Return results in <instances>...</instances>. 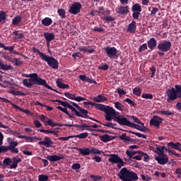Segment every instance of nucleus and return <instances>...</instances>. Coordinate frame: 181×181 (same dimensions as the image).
I'll return each mask as SVG.
<instances>
[{
	"label": "nucleus",
	"instance_id": "f257e3e1",
	"mask_svg": "<svg viewBox=\"0 0 181 181\" xmlns=\"http://www.w3.org/2000/svg\"><path fill=\"white\" fill-rule=\"evenodd\" d=\"M24 77H30V78L24 79L23 85L25 87L30 88L33 86V84H36L37 86H44L46 88L52 89V86H49L45 79L39 77L37 74H30L29 75L24 74Z\"/></svg>",
	"mask_w": 181,
	"mask_h": 181
},
{
	"label": "nucleus",
	"instance_id": "f03ea898",
	"mask_svg": "<svg viewBox=\"0 0 181 181\" xmlns=\"http://www.w3.org/2000/svg\"><path fill=\"white\" fill-rule=\"evenodd\" d=\"M105 118L106 121H115L119 124V125H124V123L125 122V119H127V117H124V115H122L119 112L115 110L114 107H108L106 112H105Z\"/></svg>",
	"mask_w": 181,
	"mask_h": 181
},
{
	"label": "nucleus",
	"instance_id": "7ed1b4c3",
	"mask_svg": "<svg viewBox=\"0 0 181 181\" xmlns=\"http://www.w3.org/2000/svg\"><path fill=\"white\" fill-rule=\"evenodd\" d=\"M118 177L122 181H136L139 179L138 174L131 170H128L127 168H123L120 170Z\"/></svg>",
	"mask_w": 181,
	"mask_h": 181
},
{
	"label": "nucleus",
	"instance_id": "20e7f679",
	"mask_svg": "<svg viewBox=\"0 0 181 181\" xmlns=\"http://www.w3.org/2000/svg\"><path fill=\"white\" fill-rule=\"evenodd\" d=\"M166 93L168 103H172V101H175V100H177V98H181V86L175 85V88H171L167 89Z\"/></svg>",
	"mask_w": 181,
	"mask_h": 181
},
{
	"label": "nucleus",
	"instance_id": "39448f33",
	"mask_svg": "<svg viewBox=\"0 0 181 181\" xmlns=\"http://www.w3.org/2000/svg\"><path fill=\"white\" fill-rule=\"evenodd\" d=\"M7 142H8V146H2L4 152H8V151H10L12 153H18L19 152V150L16 148L18 141H15V139L11 137H8Z\"/></svg>",
	"mask_w": 181,
	"mask_h": 181
},
{
	"label": "nucleus",
	"instance_id": "423d86ee",
	"mask_svg": "<svg viewBox=\"0 0 181 181\" xmlns=\"http://www.w3.org/2000/svg\"><path fill=\"white\" fill-rule=\"evenodd\" d=\"M107 156L109 157L108 162H110V163L113 164L117 163V168H119V169H121L122 166L125 165L122 158H119L118 155L109 154Z\"/></svg>",
	"mask_w": 181,
	"mask_h": 181
},
{
	"label": "nucleus",
	"instance_id": "0eeeda50",
	"mask_svg": "<svg viewBox=\"0 0 181 181\" xmlns=\"http://www.w3.org/2000/svg\"><path fill=\"white\" fill-rule=\"evenodd\" d=\"M105 52L109 59H114L115 60L118 59V50L117 48L114 47H106Z\"/></svg>",
	"mask_w": 181,
	"mask_h": 181
},
{
	"label": "nucleus",
	"instance_id": "6e6552de",
	"mask_svg": "<svg viewBox=\"0 0 181 181\" xmlns=\"http://www.w3.org/2000/svg\"><path fill=\"white\" fill-rule=\"evenodd\" d=\"M42 59L44 60V62H46V63H47L49 67L55 69L56 70L59 69V62H57V60L54 59V57H49L45 54Z\"/></svg>",
	"mask_w": 181,
	"mask_h": 181
},
{
	"label": "nucleus",
	"instance_id": "1a4fd4ad",
	"mask_svg": "<svg viewBox=\"0 0 181 181\" xmlns=\"http://www.w3.org/2000/svg\"><path fill=\"white\" fill-rule=\"evenodd\" d=\"M157 47L160 52L166 53V52H169L170 50V48L172 47V42L170 41L163 40L158 43Z\"/></svg>",
	"mask_w": 181,
	"mask_h": 181
},
{
	"label": "nucleus",
	"instance_id": "9d476101",
	"mask_svg": "<svg viewBox=\"0 0 181 181\" xmlns=\"http://www.w3.org/2000/svg\"><path fill=\"white\" fill-rule=\"evenodd\" d=\"M123 126L129 127V128H134L135 129H137L138 131H141V132H144V131H145L146 129V127H145V125L141 127L136 124L129 122V120L127 118L124 120V123H123Z\"/></svg>",
	"mask_w": 181,
	"mask_h": 181
},
{
	"label": "nucleus",
	"instance_id": "9b49d317",
	"mask_svg": "<svg viewBox=\"0 0 181 181\" xmlns=\"http://www.w3.org/2000/svg\"><path fill=\"white\" fill-rule=\"evenodd\" d=\"M80 9H81V4L76 2L71 6L69 12L73 15H77V13H80Z\"/></svg>",
	"mask_w": 181,
	"mask_h": 181
},
{
	"label": "nucleus",
	"instance_id": "f8f14e48",
	"mask_svg": "<svg viewBox=\"0 0 181 181\" xmlns=\"http://www.w3.org/2000/svg\"><path fill=\"white\" fill-rule=\"evenodd\" d=\"M156 160H157L159 165H166L169 162V158L166 156V154H162L158 156L155 157Z\"/></svg>",
	"mask_w": 181,
	"mask_h": 181
},
{
	"label": "nucleus",
	"instance_id": "ddd939ff",
	"mask_svg": "<svg viewBox=\"0 0 181 181\" xmlns=\"http://www.w3.org/2000/svg\"><path fill=\"white\" fill-rule=\"evenodd\" d=\"M162 121L163 119L158 116H154L151 120H150V124L153 125V127H159L160 126V124H162Z\"/></svg>",
	"mask_w": 181,
	"mask_h": 181
},
{
	"label": "nucleus",
	"instance_id": "4468645a",
	"mask_svg": "<svg viewBox=\"0 0 181 181\" xmlns=\"http://www.w3.org/2000/svg\"><path fill=\"white\" fill-rule=\"evenodd\" d=\"M47 159L49 160V162H57L58 160H62V159H64V156H63V154H59L58 156H47Z\"/></svg>",
	"mask_w": 181,
	"mask_h": 181
},
{
	"label": "nucleus",
	"instance_id": "2eb2a0df",
	"mask_svg": "<svg viewBox=\"0 0 181 181\" xmlns=\"http://www.w3.org/2000/svg\"><path fill=\"white\" fill-rule=\"evenodd\" d=\"M44 37L47 42V46H50V42L54 40V33L49 32L45 33Z\"/></svg>",
	"mask_w": 181,
	"mask_h": 181
},
{
	"label": "nucleus",
	"instance_id": "dca6fc26",
	"mask_svg": "<svg viewBox=\"0 0 181 181\" xmlns=\"http://www.w3.org/2000/svg\"><path fill=\"white\" fill-rule=\"evenodd\" d=\"M38 144L46 146V148H50L53 145V141L49 137H45L44 141H40Z\"/></svg>",
	"mask_w": 181,
	"mask_h": 181
},
{
	"label": "nucleus",
	"instance_id": "f3484780",
	"mask_svg": "<svg viewBox=\"0 0 181 181\" xmlns=\"http://www.w3.org/2000/svg\"><path fill=\"white\" fill-rule=\"evenodd\" d=\"M117 13H120V15H127L129 12L128 6H122L117 8Z\"/></svg>",
	"mask_w": 181,
	"mask_h": 181
},
{
	"label": "nucleus",
	"instance_id": "a211bd4d",
	"mask_svg": "<svg viewBox=\"0 0 181 181\" xmlns=\"http://www.w3.org/2000/svg\"><path fill=\"white\" fill-rule=\"evenodd\" d=\"M136 30V22L132 21L127 27L129 33H135Z\"/></svg>",
	"mask_w": 181,
	"mask_h": 181
},
{
	"label": "nucleus",
	"instance_id": "6ab92c4d",
	"mask_svg": "<svg viewBox=\"0 0 181 181\" xmlns=\"http://www.w3.org/2000/svg\"><path fill=\"white\" fill-rule=\"evenodd\" d=\"M147 44H148V47H149L151 50H153V49L156 47V45H158V42L156 41V40H155V38H151L147 42Z\"/></svg>",
	"mask_w": 181,
	"mask_h": 181
},
{
	"label": "nucleus",
	"instance_id": "aec40b11",
	"mask_svg": "<svg viewBox=\"0 0 181 181\" xmlns=\"http://www.w3.org/2000/svg\"><path fill=\"white\" fill-rule=\"evenodd\" d=\"M79 78L82 81H86V83H90V84H97L95 81L87 77L86 75H80Z\"/></svg>",
	"mask_w": 181,
	"mask_h": 181
},
{
	"label": "nucleus",
	"instance_id": "412c9836",
	"mask_svg": "<svg viewBox=\"0 0 181 181\" xmlns=\"http://www.w3.org/2000/svg\"><path fill=\"white\" fill-rule=\"evenodd\" d=\"M77 151L80 152L81 155H83V156H87L91 153L90 147L85 148H77Z\"/></svg>",
	"mask_w": 181,
	"mask_h": 181
},
{
	"label": "nucleus",
	"instance_id": "4be33fe9",
	"mask_svg": "<svg viewBox=\"0 0 181 181\" xmlns=\"http://www.w3.org/2000/svg\"><path fill=\"white\" fill-rule=\"evenodd\" d=\"M0 47H2L3 49H4V50H8V52H10V53L13 54H16V52L13 51V49H15V46L8 47V46H5L4 43L1 42Z\"/></svg>",
	"mask_w": 181,
	"mask_h": 181
},
{
	"label": "nucleus",
	"instance_id": "5701e85b",
	"mask_svg": "<svg viewBox=\"0 0 181 181\" xmlns=\"http://www.w3.org/2000/svg\"><path fill=\"white\" fill-rule=\"evenodd\" d=\"M26 142H36V141H42V138L36 136H23Z\"/></svg>",
	"mask_w": 181,
	"mask_h": 181
},
{
	"label": "nucleus",
	"instance_id": "b1692460",
	"mask_svg": "<svg viewBox=\"0 0 181 181\" xmlns=\"http://www.w3.org/2000/svg\"><path fill=\"white\" fill-rule=\"evenodd\" d=\"M41 23L43 26H50L53 23V20L49 17H46L42 20Z\"/></svg>",
	"mask_w": 181,
	"mask_h": 181
},
{
	"label": "nucleus",
	"instance_id": "393cba45",
	"mask_svg": "<svg viewBox=\"0 0 181 181\" xmlns=\"http://www.w3.org/2000/svg\"><path fill=\"white\" fill-rule=\"evenodd\" d=\"M8 15H6V13L4 11H0V24L4 25L5 22L6 21V18Z\"/></svg>",
	"mask_w": 181,
	"mask_h": 181
},
{
	"label": "nucleus",
	"instance_id": "a878e982",
	"mask_svg": "<svg viewBox=\"0 0 181 181\" xmlns=\"http://www.w3.org/2000/svg\"><path fill=\"white\" fill-rule=\"evenodd\" d=\"M78 110L79 112H77L76 117H82L83 118L87 117V114H88V112L86 110L82 109L81 107Z\"/></svg>",
	"mask_w": 181,
	"mask_h": 181
},
{
	"label": "nucleus",
	"instance_id": "bb28decb",
	"mask_svg": "<svg viewBox=\"0 0 181 181\" xmlns=\"http://www.w3.org/2000/svg\"><path fill=\"white\" fill-rule=\"evenodd\" d=\"M93 100L95 103H104V101H107V98L103 95H98L97 97H94Z\"/></svg>",
	"mask_w": 181,
	"mask_h": 181
},
{
	"label": "nucleus",
	"instance_id": "cd10ccee",
	"mask_svg": "<svg viewBox=\"0 0 181 181\" xmlns=\"http://www.w3.org/2000/svg\"><path fill=\"white\" fill-rule=\"evenodd\" d=\"M110 106H107L105 105H102V104H97L95 105V107L97 108L98 110H100V111H103V112H106L107 110H108V107Z\"/></svg>",
	"mask_w": 181,
	"mask_h": 181
},
{
	"label": "nucleus",
	"instance_id": "c85d7f7f",
	"mask_svg": "<svg viewBox=\"0 0 181 181\" xmlns=\"http://www.w3.org/2000/svg\"><path fill=\"white\" fill-rule=\"evenodd\" d=\"M119 139L123 141V142H125V144H128V142H132V139H131V137L127 136V134H123L119 136Z\"/></svg>",
	"mask_w": 181,
	"mask_h": 181
},
{
	"label": "nucleus",
	"instance_id": "c756f323",
	"mask_svg": "<svg viewBox=\"0 0 181 181\" xmlns=\"http://www.w3.org/2000/svg\"><path fill=\"white\" fill-rule=\"evenodd\" d=\"M114 105L115 107L116 110H118V111H124L125 110V106H124L122 103L119 102H115Z\"/></svg>",
	"mask_w": 181,
	"mask_h": 181
},
{
	"label": "nucleus",
	"instance_id": "7c9ffc66",
	"mask_svg": "<svg viewBox=\"0 0 181 181\" xmlns=\"http://www.w3.org/2000/svg\"><path fill=\"white\" fill-rule=\"evenodd\" d=\"M57 86L59 87V88H69V85L63 83L60 79H57L56 81Z\"/></svg>",
	"mask_w": 181,
	"mask_h": 181
},
{
	"label": "nucleus",
	"instance_id": "2f4dec72",
	"mask_svg": "<svg viewBox=\"0 0 181 181\" xmlns=\"http://www.w3.org/2000/svg\"><path fill=\"white\" fill-rule=\"evenodd\" d=\"M156 153L158 156L165 155V147L160 146H156Z\"/></svg>",
	"mask_w": 181,
	"mask_h": 181
},
{
	"label": "nucleus",
	"instance_id": "473e14b6",
	"mask_svg": "<svg viewBox=\"0 0 181 181\" xmlns=\"http://www.w3.org/2000/svg\"><path fill=\"white\" fill-rule=\"evenodd\" d=\"M0 67L1 70H4V71L12 70L11 65L4 64V63H2L1 60H0Z\"/></svg>",
	"mask_w": 181,
	"mask_h": 181
},
{
	"label": "nucleus",
	"instance_id": "72a5a7b5",
	"mask_svg": "<svg viewBox=\"0 0 181 181\" xmlns=\"http://www.w3.org/2000/svg\"><path fill=\"white\" fill-rule=\"evenodd\" d=\"M45 125H49L52 128L54 127H57L59 124L53 123V121L47 117L46 120L45 121Z\"/></svg>",
	"mask_w": 181,
	"mask_h": 181
},
{
	"label": "nucleus",
	"instance_id": "f704fd0d",
	"mask_svg": "<svg viewBox=\"0 0 181 181\" xmlns=\"http://www.w3.org/2000/svg\"><path fill=\"white\" fill-rule=\"evenodd\" d=\"M132 11H133V12H141L142 7L141 6V5L136 4L133 5Z\"/></svg>",
	"mask_w": 181,
	"mask_h": 181
},
{
	"label": "nucleus",
	"instance_id": "c9c22d12",
	"mask_svg": "<svg viewBox=\"0 0 181 181\" xmlns=\"http://www.w3.org/2000/svg\"><path fill=\"white\" fill-rule=\"evenodd\" d=\"M33 53H37V54H39V56H40V57H41V59H43L45 57V56L46 55L45 53L41 52L40 50H39V49H37L36 47L33 48Z\"/></svg>",
	"mask_w": 181,
	"mask_h": 181
},
{
	"label": "nucleus",
	"instance_id": "e433bc0d",
	"mask_svg": "<svg viewBox=\"0 0 181 181\" xmlns=\"http://www.w3.org/2000/svg\"><path fill=\"white\" fill-rule=\"evenodd\" d=\"M21 21H22V18H21V16H17L16 17L13 18L12 23L13 25H19V23H21Z\"/></svg>",
	"mask_w": 181,
	"mask_h": 181
},
{
	"label": "nucleus",
	"instance_id": "4c0bfd02",
	"mask_svg": "<svg viewBox=\"0 0 181 181\" xmlns=\"http://www.w3.org/2000/svg\"><path fill=\"white\" fill-rule=\"evenodd\" d=\"M35 105H39L40 107H42V108H43V107H45V108H47V111H52L53 110V107H52L50 106H47L46 105H43L39 101L35 102Z\"/></svg>",
	"mask_w": 181,
	"mask_h": 181
},
{
	"label": "nucleus",
	"instance_id": "58836bf2",
	"mask_svg": "<svg viewBox=\"0 0 181 181\" xmlns=\"http://www.w3.org/2000/svg\"><path fill=\"white\" fill-rule=\"evenodd\" d=\"M12 163V160L9 158H5L3 161V168L9 166Z\"/></svg>",
	"mask_w": 181,
	"mask_h": 181
},
{
	"label": "nucleus",
	"instance_id": "ea45409f",
	"mask_svg": "<svg viewBox=\"0 0 181 181\" xmlns=\"http://www.w3.org/2000/svg\"><path fill=\"white\" fill-rule=\"evenodd\" d=\"M76 138H79V139H86L88 136V133H81L80 134L75 135Z\"/></svg>",
	"mask_w": 181,
	"mask_h": 181
},
{
	"label": "nucleus",
	"instance_id": "a19ab883",
	"mask_svg": "<svg viewBox=\"0 0 181 181\" xmlns=\"http://www.w3.org/2000/svg\"><path fill=\"white\" fill-rule=\"evenodd\" d=\"M57 110H60V111H62V112H64V114H66L69 117V118H71V115L69 112L67 111V108H63L62 106H57Z\"/></svg>",
	"mask_w": 181,
	"mask_h": 181
},
{
	"label": "nucleus",
	"instance_id": "79ce46f5",
	"mask_svg": "<svg viewBox=\"0 0 181 181\" xmlns=\"http://www.w3.org/2000/svg\"><path fill=\"white\" fill-rule=\"evenodd\" d=\"M142 98H145L146 100H152L153 98V95L151 93H143L141 95Z\"/></svg>",
	"mask_w": 181,
	"mask_h": 181
},
{
	"label": "nucleus",
	"instance_id": "37998d69",
	"mask_svg": "<svg viewBox=\"0 0 181 181\" xmlns=\"http://www.w3.org/2000/svg\"><path fill=\"white\" fill-rule=\"evenodd\" d=\"M79 129H81V131H91L90 126L86 125V124L79 125Z\"/></svg>",
	"mask_w": 181,
	"mask_h": 181
},
{
	"label": "nucleus",
	"instance_id": "c03bdc74",
	"mask_svg": "<svg viewBox=\"0 0 181 181\" xmlns=\"http://www.w3.org/2000/svg\"><path fill=\"white\" fill-rule=\"evenodd\" d=\"M38 180L39 181H48L49 180V176L46 175H38Z\"/></svg>",
	"mask_w": 181,
	"mask_h": 181
},
{
	"label": "nucleus",
	"instance_id": "a18cd8bd",
	"mask_svg": "<svg viewBox=\"0 0 181 181\" xmlns=\"http://www.w3.org/2000/svg\"><path fill=\"white\" fill-rule=\"evenodd\" d=\"M131 118H132L134 122H136V124H139V125H141V127H144V125H145V124L141 122V120H139L138 117L135 116H132Z\"/></svg>",
	"mask_w": 181,
	"mask_h": 181
},
{
	"label": "nucleus",
	"instance_id": "49530a36",
	"mask_svg": "<svg viewBox=\"0 0 181 181\" xmlns=\"http://www.w3.org/2000/svg\"><path fill=\"white\" fill-rule=\"evenodd\" d=\"M130 134H132V135H136V136H138V138H143V139H146V136L145 134H142L141 133H136L134 132H130Z\"/></svg>",
	"mask_w": 181,
	"mask_h": 181
},
{
	"label": "nucleus",
	"instance_id": "de8ad7c7",
	"mask_svg": "<svg viewBox=\"0 0 181 181\" xmlns=\"http://www.w3.org/2000/svg\"><path fill=\"white\" fill-rule=\"evenodd\" d=\"M90 153H93L95 155H100V153H101V151L94 147H90Z\"/></svg>",
	"mask_w": 181,
	"mask_h": 181
},
{
	"label": "nucleus",
	"instance_id": "09e8293b",
	"mask_svg": "<svg viewBox=\"0 0 181 181\" xmlns=\"http://www.w3.org/2000/svg\"><path fill=\"white\" fill-rule=\"evenodd\" d=\"M87 98H85L81 96H76L74 98V101H77L78 103H81V101H86Z\"/></svg>",
	"mask_w": 181,
	"mask_h": 181
},
{
	"label": "nucleus",
	"instance_id": "8fccbe9b",
	"mask_svg": "<svg viewBox=\"0 0 181 181\" xmlns=\"http://www.w3.org/2000/svg\"><path fill=\"white\" fill-rule=\"evenodd\" d=\"M133 93L135 94V95H141V93H142V90L140 88H135L133 90Z\"/></svg>",
	"mask_w": 181,
	"mask_h": 181
},
{
	"label": "nucleus",
	"instance_id": "3c124183",
	"mask_svg": "<svg viewBox=\"0 0 181 181\" xmlns=\"http://www.w3.org/2000/svg\"><path fill=\"white\" fill-rule=\"evenodd\" d=\"M58 13L61 18H66V11L63 8L58 9Z\"/></svg>",
	"mask_w": 181,
	"mask_h": 181
},
{
	"label": "nucleus",
	"instance_id": "603ef678",
	"mask_svg": "<svg viewBox=\"0 0 181 181\" xmlns=\"http://www.w3.org/2000/svg\"><path fill=\"white\" fill-rule=\"evenodd\" d=\"M159 113L162 115H173V112L169 110H161Z\"/></svg>",
	"mask_w": 181,
	"mask_h": 181
},
{
	"label": "nucleus",
	"instance_id": "864d4df0",
	"mask_svg": "<svg viewBox=\"0 0 181 181\" xmlns=\"http://www.w3.org/2000/svg\"><path fill=\"white\" fill-rule=\"evenodd\" d=\"M140 152H142V151H136V153H139V155H136V156H134L133 157V159H136V160H141L142 159V155H141V153Z\"/></svg>",
	"mask_w": 181,
	"mask_h": 181
},
{
	"label": "nucleus",
	"instance_id": "5fc2aeb1",
	"mask_svg": "<svg viewBox=\"0 0 181 181\" xmlns=\"http://www.w3.org/2000/svg\"><path fill=\"white\" fill-rule=\"evenodd\" d=\"M100 139L103 142H108V141H110V136L105 134L100 137Z\"/></svg>",
	"mask_w": 181,
	"mask_h": 181
},
{
	"label": "nucleus",
	"instance_id": "6e6d98bb",
	"mask_svg": "<svg viewBox=\"0 0 181 181\" xmlns=\"http://www.w3.org/2000/svg\"><path fill=\"white\" fill-rule=\"evenodd\" d=\"M126 153L129 158H132L136 153V151L127 150Z\"/></svg>",
	"mask_w": 181,
	"mask_h": 181
},
{
	"label": "nucleus",
	"instance_id": "4d7b16f0",
	"mask_svg": "<svg viewBox=\"0 0 181 181\" xmlns=\"http://www.w3.org/2000/svg\"><path fill=\"white\" fill-rule=\"evenodd\" d=\"M54 101H57V103H59V104H61V105H63V107H67V108H69V105H70V104L67 102H62V100H52V102Z\"/></svg>",
	"mask_w": 181,
	"mask_h": 181
},
{
	"label": "nucleus",
	"instance_id": "13d9d810",
	"mask_svg": "<svg viewBox=\"0 0 181 181\" xmlns=\"http://www.w3.org/2000/svg\"><path fill=\"white\" fill-rule=\"evenodd\" d=\"M116 92L119 94V95H124V94H127V92L124 90H122L121 88H117Z\"/></svg>",
	"mask_w": 181,
	"mask_h": 181
},
{
	"label": "nucleus",
	"instance_id": "bf43d9fd",
	"mask_svg": "<svg viewBox=\"0 0 181 181\" xmlns=\"http://www.w3.org/2000/svg\"><path fill=\"white\" fill-rule=\"evenodd\" d=\"M105 127H108L109 128H114V127H117V124L112 122H108L103 124Z\"/></svg>",
	"mask_w": 181,
	"mask_h": 181
},
{
	"label": "nucleus",
	"instance_id": "052dcab7",
	"mask_svg": "<svg viewBox=\"0 0 181 181\" xmlns=\"http://www.w3.org/2000/svg\"><path fill=\"white\" fill-rule=\"evenodd\" d=\"M140 154L141 155V156H144V162H148V160H149V156H148V154L143 152H140Z\"/></svg>",
	"mask_w": 181,
	"mask_h": 181
},
{
	"label": "nucleus",
	"instance_id": "680f3d73",
	"mask_svg": "<svg viewBox=\"0 0 181 181\" xmlns=\"http://www.w3.org/2000/svg\"><path fill=\"white\" fill-rule=\"evenodd\" d=\"M64 95L66 96L67 98H69L70 100H74V97L76 95L69 93H65Z\"/></svg>",
	"mask_w": 181,
	"mask_h": 181
},
{
	"label": "nucleus",
	"instance_id": "e2e57ef3",
	"mask_svg": "<svg viewBox=\"0 0 181 181\" xmlns=\"http://www.w3.org/2000/svg\"><path fill=\"white\" fill-rule=\"evenodd\" d=\"M141 16V11H134L133 18L134 19H138Z\"/></svg>",
	"mask_w": 181,
	"mask_h": 181
},
{
	"label": "nucleus",
	"instance_id": "0e129e2a",
	"mask_svg": "<svg viewBox=\"0 0 181 181\" xmlns=\"http://www.w3.org/2000/svg\"><path fill=\"white\" fill-rule=\"evenodd\" d=\"M80 168H81V165L79 163H74L72 165V169H74V170L80 169Z\"/></svg>",
	"mask_w": 181,
	"mask_h": 181
},
{
	"label": "nucleus",
	"instance_id": "69168bd1",
	"mask_svg": "<svg viewBox=\"0 0 181 181\" xmlns=\"http://www.w3.org/2000/svg\"><path fill=\"white\" fill-rule=\"evenodd\" d=\"M103 21H105L106 22H112V21H114V18L111 16H106L103 18Z\"/></svg>",
	"mask_w": 181,
	"mask_h": 181
},
{
	"label": "nucleus",
	"instance_id": "338daca9",
	"mask_svg": "<svg viewBox=\"0 0 181 181\" xmlns=\"http://www.w3.org/2000/svg\"><path fill=\"white\" fill-rule=\"evenodd\" d=\"M174 149H176L177 151H180L181 149V144L180 143L177 142L175 143V144L174 145Z\"/></svg>",
	"mask_w": 181,
	"mask_h": 181
},
{
	"label": "nucleus",
	"instance_id": "774afa93",
	"mask_svg": "<svg viewBox=\"0 0 181 181\" xmlns=\"http://www.w3.org/2000/svg\"><path fill=\"white\" fill-rule=\"evenodd\" d=\"M13 63H14L16 66H21V64H22V62L16 58H14V60H13Z\"/></svg>",
	"mask_w": 181,
	"mask_h": 181
}]
</instances>
